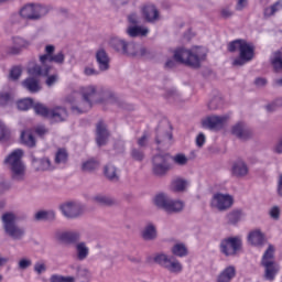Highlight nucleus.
Returning a JSON list of instances; mask_svg holds the SVG:
<instances>
[{
	"label": "nucleus",
	"mask_w": 282,
	"mask_h": 282,
	"mask_svg": "<svg viewBox=\"0 0 282 282\" xmlns=\"http://www.w3.org/2000/svg\"><path fill=\"white\" fill-rule=\"evenodd\" d=\"M207 54L208 50L202 46H196L192 51L177 48L174 51V58L177 63H181V65H187V67L199 69L202 67V61H206Z\"/></svg>",
	"instance_id": "1"
},
{
	"label": "nucleus",
	"mask_w": 282,
	"mask_h": 282,
	"mask_svg": "<svg viewBox=\"0 0 282 282\" xmlns=\"http://www.w3.org/2000/svg\"><path fill=\"white\" fill-rule=\"evenodd\" d=\"M239 52V56L234 59V67H243L246 63H250L254 58V44L243 39L231 41L228 44V52Z\"/></svg>",
	"instance_id": "2"
},
{
	"label": "nucleus",
	"mask_w": 282,
	"mask_h": 282,
	"mask_svg": "<svg viewBox=\"0 0 282 282\" xmlns=\"http://www.w3.org/2000/svg\"><path fill=\"white\" fill-rule=\"evenodd\" d=\"M23 150H13L3 161L4 166L11 173L13 182H23L25 180V163H23Z\"/></svg>",
	"instance_id": "3"
},
{
	"label": "nucleus",
	"mask_w": 282,
	"mask_h": 282,
	"mask_svg": "<svg viewBox=\"0 0 282 282\" xmlns=\"http://www.w3.org/2000/svg\"><path fill=\"white\" fill-rule=\"evenodd\" d=\"M79 94L82 100L78 101L77 106L70 107L73 113H87V111L94 107V102L100 100V91L98 90V87L94 85L82 87Z\"/></svg>",
	"instance_id": "4"
},
{
	"label": "nucleus",
	"mask_w": 282,
	"mask_h": 282,
	"mask_svg": "<svg viewBox=\"0 0 282 282\" xmlns=\"http://www.w3.org/2000/svg\"><path fill=\"white\" fill-rule=\"evenodd\" d=\"M3 230L6 236L13 241H22L25 237V229L17 224V215L13 213H6L1 217Z\"/></svg>",
	"instance_id": "5"
},
{
	"label": "nucleus",
	"mask_w": 282,
	"mask_h": 282,
	"mask_svg": "<svg viewBox=\"0 0 282 282\" xmlns=\"http://www.w3.org/2000/svg\"><path fill=\"white\" fill-rule=\"evenodd\" d=\"M261 264L264 268V279L267 281H274L276 274H279L280 268L274 261V247L272 245H269L263 253Z\"/></svg>",
	"instance_id": "6"
},
{
	"label": "nucleus",
	"mask_w": 282,
	"mask_h": 282,
	"mask_svg": "<svg viewBox=\"0 0 282 282\" xmlns=\"http://www.w3.org/2000/svg\"><path fill=\"white\" fill-rule=\"evenodd\" d=\"M47 12H50V10L46 9L45 6L31 3L20 9V17L26 19V21H40Z\"/></svg>",
	"instance_id": "7"
},
{
	"label": "nucleus",
	"mask_w": 282,
	"mask_h": 282,
	"mask_svg": "<svg viewBox=\"0 0 282 282\" xmlns=\"http://www.w3.org/2000/svg\"><path fill=\"white\" fill-rule=\"evenodd\" d=\"M155 206L165 210V213H182L184 210V202L173 200L166 194H159L154 199Z\"/></svg>",
	"instance_id": "8"
},
{
	"label": "nucleus",
	"mask_w": 282,
	"mask_h": 282,
	"mask_svg": "<svg viewBox=\"0 0 282 282\" xmlns=\"http://www.w3.org/2000/svg\"><path fill=\"white\" fill-rule=\"evenodd\" d=\"M110 47L118 52L119 54H123L124 56H135L138 54V44L133 42H127L120 37H112L109 41Z\"/></svg>",
	"instance_id": "9"
},
{
	"label": "nucleus",
	"mask_w": 282,
	"mask_h": 282,
	"mask_svg": "<svg viewBox=\"0 0 282 282\" xmlns=\"http://www.w3.org/2000/svg\"><path fill=\"white\" fill-rule=\"evenodd\" d=\"M153 261L173 274H180L183 270L182 263L173 257L170 258L166 253H155Z\"/></svg>",
	"instance_id": "10"
},
{
	"label": "nucleus",
	"mask_w": 282,
	"mask_h": 282,
	"mask_svg": "<svg viewBox=\"0 0 282 282\" xmlns=\"http://www.w3.org/2000/svg\"><path fill=\"white\" fill-rule=\"evenodd\" d=\"M170 171L169 154H155L152 158V172L156 177H164Z\"/></svg>",
	"instance_id": "11"
},
{
	"label": "nucleus",
	"mask_w": 282,
	"mask_h": 282,
	"mask_svg": "<svg viewBox=\"0 0 282 282\" xmlns=\"http://www.w3.org/2000/svg\"><path fill=\"white\" fill-rule=\"evenodd\" d=\"M241 239L238 237L224 238L220 241L219 248L221 254L225 257H236L237 252L241 250Z\"/></svg>",
	"instance_id": "12"
},
{
	"label": "nucleus",
	"mask_w": 282,
	"mask_h": 282,
	"mask_svg": "<svg viewBox=\"0 0 282 282\" xmlns=\"http://www.w3.org/2000/svg\"><path fill=\"white\" fill-rule=\"evenodd\" d=\"M59 209L66 219H78L85 215V205L78 202H66L59 206Z\"/></svg>",
	"instance_id": "13"
},
{
	"label": "nucleus",
	"mask_w": 282,
	"mask_h": 282,
	"mask_svg": "<svg viewBox=\"0 0 282 282\" xmlns=\"http://www.w3.org/2000/svg\"><path fill=\"white\" fill-rule=\"evenodd\" d=\"M232 204H235V198L230 194L217 193L212 198V206L220 212L232 208Z\"/></svg>",
	"instance_id": "14"
},
{
	"label": "nucleus",
	"mask_w": 282,
	"mask_h": 282,
	"mask_svg": "<svg viewBox=\"0 0 282 282\" xmlns=\"http://www.w3.org/2000/svg\"><path fill=\"white\" fill-rule=\"evenodd\" d=\"M230 120V116H210L203 121L204 129H224V124Z\"/></svg>",
	"instance_id": "15"
},
{
	"label": "nucleus",
	"mask_w": 282,
	"mask_h": 282,
	"mask_svg": "<svg viewBox=\"0 0 282 282\" xmlns=\"http://www.w3.org/2000/svg\"><path fill=\"white\" fill-rule=\"evenodd\" d=\"M155 143L159 147H163V148L171 147V144H173V133L164 129V127L159 126L156 128Z\"/></svg>",
	"instance_id": "16"
},
{
	"label": "nucleus",
	"mask_w": 282,
	"mask_h": 282,
	"mask_svg": "<svg viewBox=\"0 0 282 282\" xmlns=\"http://www.w3.org/2000/svg\"><path fill=\"white\" fill-rule=\"evenodd\" d=\"M67 118H69V112H67V108L61 106L51 108V112L48 115V120L51 124L66 122Z\"/></svg>",
	"instance_id": "17"
},
{
	"label": "nucleus",
	"mask_w": 282,
	"mask_h": 282,
	"mask_svg": "<svg viewBox=\"0 0 282 282\" xmlns=\"http://www.w3.org/2000/svg\"><path fill=\"white\" fill-rule=\"evenodd\" d=\"M31 162H32L33 169H35V171H37V172L43 173L45 171H54L56 169V166H54V164H52V160H50V158H47V156L39 159V158L32 155Z\"/></svg>",
	"instance_id": "18"
},
{
	"label": "nucleus",
	"mask_w": 282,
	"mask_h": 282,
	"mask_svg": "<svg viewBox=\"0 0 282 282\" xmlns=\"http://www.w3.org/2000/svg\"><path fill=\"white\" fill-rule=\"evenodd\" d=\"M109 140V130L105 121L99 120L96 124V142L98 147H105Z\"/></svg>",
	"instance_id": "19"
},
{
	"label": "nucleus",
	"mask_w": 282,
	"mask_h": 282,
	"mask_svg": "<svg viewBox=\"0 0 282 282\" xmlns=\"http://www.w3.org/2000/svg\"><path fill=\"white\" fill-rule=\"evenodd\" d=\"M57 240L65 246H74L80 241V232L78 231H63L57 234Z\"/></svg>",
	"instance_id": "20"
},
{
	"label": "nucleus",
	"mask_w": 282,
	"mask_h": 282,
	"mask_svg": "<svg viewBox=\"0 0 282 282\" xmlns=\"http://www.w3.org/2000/svg\"><path fill=\"white\" fill-rule=\"evenodd\" d=\"M231 133L238 140H250L252 138V131L243 122H238L231 128Z\"/></svg>",
	"instance_id": "21"
},
{
	"label": "nucleus",
	"mask_w": 282,
	"mask_h": 282,
	"mask_svg": "<svg viewBox=\"0 0 282 282\" xmlns=\"http://www.w3.org/2000/svg\"><path fill=\"white\" fill-rule=\"evenodd\" d=\"M95 58L99 67V72L109 70V67H110L109 63H111V58H109V53H107L105 48L97 50L95 54Z\"/></svg>",
	"instance_id": "22"
},
{
	"label": "nucleus",
	"mask_w": 282,
	"mask_h": 282,
	"mask_svg": "<svg viewBox=\"0 0 282 282\" xmlns=\"http://www.w3.org/2000/svg\"><path fill=\"white\" fill-rule=\"evenodd\" d=\"M248 173V164H246L243 160H237L234 162L231 166V175H234V177H246Z\"/></svg>",
	"instance_id": "23"
},
{
	"label": "nucleus",
	"mask_w": 282,
	"mask_h": 282,
	"mask_svg": "<svg viewBox=\"0 0 282 282\" xmlns=\"http://www.w3.org/2000/svg\"><path fill=\"white\" fill-rule=\"evenodd\" d=\"M142 14L148 23H153L160 18V12L158 11V8H155V6L153 4H148L143 7Z\"/></svg>",
	"instance_id": "24"
},
{
	"label": "nucleus",
	"mask_w": 282,
	"mask_h": 282,
	"mask_svg": "<svg viewBox=\"0 0 282 282\" xmlns=\"http://www.w3.org/2000/svg\"><path fill=\"white\" fill-rule=\"evenodd\" d=\"M141 237L143 241H155L158 239V228L153 223H149L141 231Z\"/></svg>",
	"instance_id": "25"
},
{
	"label": "nucleus",
	"mask_w": 282,
	"mask_h": 282,
	"mask_svg": "<svg viewBox=\"0 0 282 282\" xmlns=\"http://www.w3.org/2000/svg\"><path fill=\"white\" fill-rule=\"evenodd\" d=\"M235 276H237V269L234 265H229L219 273L217 282H231Z\"/></svg>",
	"instance_id": "26"
},
{
	"label": "nucleus",
	"mask_w": 282,
	"mask_h": 282,
	"mask_svg": "<svg viewBox=\"0 0 282 282\" xmlns=\"http://www.w3.org/2000/svg\"><path fill=\"white\" fill-rule=\"evenodd\" d=\"M40 62L42 65H45L46 63H56L57 65H63V63H65V54L59 52L55 55H41Z\"/></svg>",
	"instance_id": "27"
},
{
	"label": "nucleus",
	"mask_w": 282,
	"mask_h": 282,
	"mask_svg": "<svg viewBox=\"0 0 282 282\" xmlns=\"http://www.w3.org/2000/svg\"><path fill=\"white\" fill-rule=\"evenodd\" d=\"M23 88L28 89L30 94H39L41 89V84H39V79L34 77H29L22 82Z\"/></svg>",
	"instance_id": "28"
},
{
	"label": "nucleus",
	"mask_w": 282,
	"mask_h": 282,
	"mask_svg": "<svg viewBox=\"0 0 282 282\" xmlns=\"http://www.w3.org/2000/svg\"><path fill=\"white\" fill-rule=\"evenodd\" d=\"M248 239L252 246H264L265 245V236L261 230L251 231L248 236Z\"/></svg>",
	"instance_id": "29"
},
{
	"label": "nucleus",
	"mask_w": 282,
	"mask_h": 282,
	"mask_svg": "<svg viewBox=\"0 0 282 282\" xmlns=\"http://www.w3.org/2000/svg\"><path fill=\"white\" fill-rule=\"evenodd\" d=\"M104 174L110 182H118L120 176L118 175V167L111 163L104 167Z\"/></svg>",
	"instance_id": "30"
},
{
	"label": "nucleus",
	"mask_w": 282,
	"mask_h": 282,
	"mask_svg": "<svg viewBox=\"0 0 282 282\" xmlns=\"http://www.w3.org/2000/svg\"><path fill=\"white\" fill-rule=\"evenodd\" d=\"M127 34L131 39H135L138 36H147V34H149V30L147 28H142L140 25L128 26Z\"/></svg>",
	"instance_id": "31"
},
{
	"label": "nucleus",
	"mask_w": 282,
	"mask_h": 282,
	"mask_svg": "<svg viewBox=\"0 0 282 282\" xmlns=\"http://www.w3.org/2000/svg\"><path fill=\"white\" fill-rule=\"evenodd\" d=\"M78 261H85L89 257V247L86 242H77L75 246Z\"/></svg>",
	"instance_id": "32"
},
{
	"label": "nucleus",
	"mask_w": 282,
	"mask_h": 282,
	"mask_svg": "<svg viewBox=\"0 0 282 282\" xmlns=\"http://www.w3.org/2000/svg\"><path fill=\"white\" fill-rule=\"evenodd\" d=\"M20 140L22 144L29 147V149H34V147H36V139H34V134L31 132L22 131Z\"/></svg>",
	"instance_id": "33"
},
{
	"label": "nucleus",
	"mask_w": 282,
	"mask_h": 282,
	"mask_svg": "<svg viewBox=\"0 0 282 282\" xmlns=\"http://www.w3.org/2000/svg\"><path fill=\"white\" fill-rule=\"evenodd\" d=\"M43 66L41 65H34L33 67H31L29 69V74H31V76H47V74H50V66H47V63L46 64H42ZM44 67V68H43Z\"/></svg>",
	"instance_id": "34"
},
{
	"label": "nucleus",
	"mask_w": 282,
	"mask_h": 282,
	"mask_svg": "<svg viewBox=\"0 0 282 282\" xmlns=\"http://www.w3.org/2000/svg\"><path fill=\"white\" fill-rule=\"evenodd\" d=\"M93 199L95 204H99V206H116V204H118V202L115 198L100 194L96 195Z\"/></svg>",
	"instance_id": "35"
},
{
	"label": "nucleus",
	"mask_w": 282,
	"mask_h": 282,
	"mask_svg": "<svg viewBox=\"0 0 282 282\" xmlns=\"http://www.w3.org/2000/svg\"><path fill=\"white\" fill-rule=\"evenodd\" d=\"M280 10H282V0H278L271 7L265 8L263 11V17L264 19H270V17H274Z\"/></svg>",
	"instance_id": "36"
},
{
	"label": "nucleus",
	"mask_w": 282,
	"mask_h": 282,
	"mask_svg": "<svg viewBox=\"0 0 282 282\" xmlns=\"http://www.w3.org/2000/svg\"><path fill=\"white\" fill-rule=\"evenodd\" d=\"M69 160V153H67V150L64 148H59L57 152L55 153V164H67V161Z\"/></svg>",
	"instance_id": "37"
},
{
	"label": "nucleus",
	"mask_w": 282,
	"mask_h": 282,
	"mask_svg": "<svg viewBox=\"0 0 282 282\" xmlns=\"http://www.w3.org/2000/svg\"><path fill=\"white\" fill-rule=\"evenodd\" d=\"M36 221H54L56 214L54 212L41 210L35 214Z\"/></svg>",
	"instance_id": "38"
},
{
	"label": "nucleus",
	"mask_w": 282,
	"mask_h": 282,
	"mask_svg": "<svg viewBox=\"0 0 282 282\" xmlns=\"http://www.w3.org/2000/svg\"><path fill=\"white\" fill-rule=\"evenodd\" d=\"M227 218V224L230 226H236V224H239L241 221V210L239 209H234L226 216Z\"/></svg>",
	"instance_id": "39"
},
{
	"label": "nucleus",
	"mask_w": 282,
	"mask_h": 282,
	"mask_svg": "<svg viewBox=\"0 0 282 282\" xmlns=\"http://www.w3.org/2000/svg\"><path fill=\"white\" fill-rule=\"evenodd\" d=\"M271 65L274 72L282 70V52L281 51H275L273 53V57L271 58Z\"/></svg>",
	"instance_id": "40"
},
{
	"label": "nucleus",
	"mask_w": 282,
	"mask_h": 282,
	"mask_svg": "<svg viewBox=\"0 0 282 282\" xmlns=\"http://www.w3.org/2000/svg\"><path fill=\"white\" fill-rule=\"evenodd\" d=\"M186 186H188V181L183 178H176L172 182V189L174 193H184Z\"/></svg>",
	"instance_id": "41"
},
{
	"label": "nucleus",
	"mask_w": 282,
	"mask_h": 282,
	"mask_svg": "<svg viewBox=\"0 0 282 282\" xmlns=\"http://www.w3.org/2000/svg\"><path fill=\"white\" fill-rule=\"evenodd\" d=\"M89 276V271L83 267H76L75 281L87 282Z\"/></svg>",
	"instance_id": "42"
},
{
	"label": "nucleus",
	"mask_w": 282,
	"mask_h": 282,
	"mask_svg": "<svg viewBox=\"0 0 282 282\" xmlns=\"http://www.w3.org/2000/svg\"><path fill=\"white\" fill-rule=\"evenodd\" d=\"M98 166H100V163H98V161L94 159H90L83 163L82 171H84L85 173H91V171H96Z\"/></svg>",
	"instance_id": "43"
},
{
	"label": "nucleus",
	"mask_w": 282,
	"mask_h": 282,
	"mask_svg": "<svg viewBox=\"0 0 282 282\" xmlns=\"http://www.w3.org/2000/svg\"><path fill=\"white\" fill-rule=\"evenodd\" d=\"M14 102V97L8 91H0V107H8Z\"/></svg>",
	"instance_id": "44"
},
{
	"label": "nucleus",
	"mask_w": 282,
	"mask_h": 282,
	"mask_svg": "<svg viewBox=\"0 0 282 282\" xmlns=\"http://www.w3.org/2000/svg\"><path fill=\"white\" fill-rule=\"evenodd\" d=\"M172 253L175 257H186V254H188V249H186L184 243H176L172 248Z\"/></svg>",
	"instance_id": "45"
},
{
	"label": "nucleus",
	"mask_w": 282,
	"mask_h": 282,
	"mask_svg": "<svg viewBox=\"0 0 282 282\" xmlns=\"http://www.w3.org/2000/svg\"><path fill=\"white\" fill-rule=\"evenodd\" d=\"M34 111L37 113V116H42V118L50 119L51 109L45 107L43 104H36L34 106Z\"/></svg>",
	"instance_id": "46"
},
{
	"label": "nucleus",
	"mask_w": 282,
	"mask_h": 282,
	"mask_svg": "<svg viewBox=\"0 0 282 282\" xmlns=\"http://www.w3.org/2000/svg\"><path fill=\"white\" fill-rule=\"evenodd\" d=\"M32 105H34L32 98L21 99L17 102V107L20 111H28V109L32 108Z\"/></svg>",
	"instance_id": "47"
},
{
	"label": "nucleus",
	"mask_w": 282,
	"mask_h": 282,
	"mask_svg": "<svg viewBox=\"0 0 282 282\" xmlns=\"http://www.w3.org/2000/svg\"><path fill=\"white\" fill-rule=\"evenodd\" d=\"M130 155L135 162H142V160H144V150L141 148H132Z\"/></svg>",
	"instance_id": "48"
},
{
	"label": "nucleus",
	"mask_w": 282,
	"mask_h": 282,
	"mask_svg": "<svg viewBox=\"0 0 282 282\" xmlns=\"http://www.w3.org/2000/svg\"><path fill=\"white\" fill-rule=\"evenodd\" d=\"M221 105H224V100L221 99V97H214L207 104V107L210 111H215V110L219 109V107H221Z\"/></svg>",
	"instance_id": "49"
},
{
	"label": "nucleus",
	"mask_w": 282,
	"mask_h": 282,
	"mask_svg": "<svg viewBox=\"0 0 282 282\" xmlns=\"http://www.w3.org/2000/svg\"><path fill=\"white\" fill-rule=\"evenodd\" d=\"M21 74H23L21 66H13L10 70L9 78L11 80H19V78H21Z\"/></svg>",
	"instance_id": "50"
},
{
	"label": "nucleus",
	"mask_w": 282,
	"mask_h": 282,
	"mask_svg": "<svg viewBox=\"0 0 282 282\" xmlns=\"http://www.w3.org/2000/svg\"><path fill=\"white\" fill-rule=\"evenodd\" d=\"M173 162L178 164V166H186L188 163V158H186L184 154H176L173 156Z\"/></svg>",
	"instance_id": "51"
},
{
	"label": "nucleus",
	"mask_w": 282,
	"mask_h": 282,
	"mask_svg": "<svg viewBox=\"0 0 282 282\" xmlns=\"http://www.w3.org/2000/svg\"><path fill=\"white\" fill-rule=\"evenodd\" d=\"M220 17L223 19H231V17H235V11L232 10V8H230V6L224 7L220 10Z\"/></svg>",
	"instance_id": "52"
},
{
	"label": "nucleus",
	"mask_w": 282,
	"mask_h": 282,
	"mask_svg": "<svg viewBox=\"0 0 282 282\" xmlns=\"http://www.w3.org/2000/svg\"><path fill=\"white\" fill-rule=\"evenodd\" d=\"M10 138V130L0 121V142Z\"/></svg>",
	"instance_id": "53"
},
{
	"label": "nucleus",
	"mask_w": 282,
	"mask_h": 282,
	"mask_svg": "<svg viewBox=\"0 0 282 282\" xmlns=\"http://www.w3.org/2000/svg\"><path fill=\"white\" fill-rule=\"evenodd\" d=\"M31 265H32V260L28 258H22L18 262L19 270H28V268H30Z\"/></svg>",
	"instance_id": "54"
},
{
	"label": "nucleus",
	"mask_w": 282,
	"mask_h": 282,
	"mask_svg": "<svg viewBox=\"0 0 282 282\" xmlns=\"http://www.w3.org/2000/svg\"><path fill=\"white\" fill-rule=\"evenodd\" d=\"M151 52L147 50L144 46H140L137 44V54L135 55H130V56H150Z\"/></svg>",
	"instance_id": "55"
},
{
	"label": "nucleus",
	"mask_w": 282,
	"mask_h": 282,
	"mask_svg": "<svg viewBox=\"0 0 282 282\" xmlns=\"http://www.w3.org/2000/svg\"><path fill=\"white\" fill-rule=\"evenodd\" d=\"M47 267L45 265V262H36L34 264V272H36V274H43V272H46Z\"/></svg>",
	"instance_id": "56"
},
{
	"label": "nucleus",
	"mask_w": 282,
	"mask_h": 282,
	"mask_svg": "<svg viewBox=\"0 0 282 282\" xmlns=\"http://www.w3.org/2000/svg\"><path fill=\"white\" fill-rule=\"evenodd\" d=\"M149 142V133L144 132L141 138L138 139L137 144L142 149L147 147Z\"/></svg>",
	"instance_id": "57"
},
{
	"label": "nucleus",
	"mask_w": 282,
	"mask_h": 282,
	"mask_svg": "<svg viewBox=\"0 0 282 282\" xmlns=\"http://www.w3.org/2000/svg\"><path fill=\"white\" fill-rule=\"evenodd\" d=\"M204 144H206V134H204V132H200L196 137V145L198 147V149H202Z\"/></svg>",
	"instance_id": "58"
},
{
	"label": "nucleus",
	"mask_w": 282,
	"mask_h": 282,
	"mask_svg": "<svg viewBox=\"0 0 282 282\" xmlns=\"http://www.w3.org/2000/svg\"><path fill=\"white\" fill-rule=\"evenodd\" d=\"M13 45H15V47H20V50H23V47L28 45V42L23 40V37H14Z\"/></svg>",
	"instance_id": "59"
},
{
	"label": "nucleus",
	"mask_w": 282,
	"mask_h": 282,
	"mask_svg": "<svg viewBox=\"0 0 282 282\" xmlns=\"http://www.w3.org/2000/svg\"><path fill=\"white\" fill-rule=\"evenodd\" d=\"M276 107H282V99H276L272 104L267 106L268 111H275Z\"/></svg>",
	"instance_id": "60"
},
{
	"label": "nucleus",
	"mask_w": 282,
	"mask_h": 282,
	"mask_svg": "<svg viewBox=\"0 0 282 282\" xmlns=\"http://www.w3.org/2000/svg\"><path fill=\"white\" fill-rule=\"evenodd\" d=\"M128 21L131 25L135 26L140 23V19L137 13H131L128 15Z\"/></svg>",
	"instance_id": "61"
},
{
	"label": "nucleus",
	"mask_w": 282,
	"mask_h": 282,
	"mask_svg": "<svg viewBox=\"0 0 282 282\" xmlns=\"http://www.w3.org/2000/svg\"><path fill=\"white\" fill-rule=\"evenodd\" d=\"M247 6H248V0H238L236 4L237 12H241L246 10Z\"/></svg>",
	"instance_id": "62"
},
{
	"label": "nucleus",
	"mask_w": 282,
	"mask_h": 282,
	"mask_svg": "<svg viewBox=\"0 0 282 282\" xmlns=\"http://www.w3.org/2000/svg\"><path fill=\"white\" fill-rule=\"evenodd\" d=\"M166 98H173V100H180V95H178L177 90L170 89L166 91Z\"/></svg>",
	"instance_id": "63"
},
{
	"label": "nucleus",
	"mask_w": 282,
	"mask_h": 282,
	"mask_svg": "<svg viewBox=\"0 0 282 282\" xmlns=\"http://www.w3.org/2000/svg\"><path fill=\"white\" fill-rule=\"evenodd\" d=\"M58 82V75H51L46 78L47 87H52L55 83Z\"/></svg>",
	"instance_id": "64"
}]
</instances>
